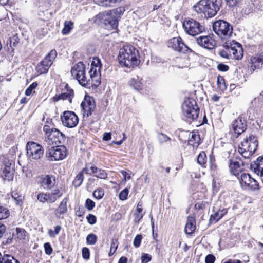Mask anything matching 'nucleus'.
I'll return each instance as SVG.
<instances>
[{
	"label": "nucleus",
	"mask_w": 263,
	"mask_h": 263,
	"mask_svg": "<svg viewBox=\"0 0 263 263\" xmlns=\"http://www.w3.org/2000/svg\"><path fill=\"white\" fill-rule=\"evenodd\" d=\"M95 206V203L92 200L87 199L85 202V207L89 211L92 210Z\"/></svg>",
	"instance_id": "obj_56"
},
{
	"label": "nucleus",
	"mask_w": 263,
	"mask_h": 263,
	"mask_svg": "<svg viewBox=\"0 0 263 263\" xmlns=\"http://www.w3.org/2000/svg\"><path fill=\"white\" fill-rule=\"evenodd\" d=\"M183 28L187 34L192 36L197 35L205 30L204 27L193 18L184 20Z\"/></svg>",
	"instance_id": "obj_8"
},
{
	"label": "nucleus",
	"mask_w": 263,
	"mask_h": 263,
	"mask_svg": "<svg viewBox=\"0 0 263 263\" xmlns=\"http://www.w3.org/2000/svg\"><path fill=\"white\" fill-rule=\"evenodd\" d=\"M43 131L45 133V141L48 146L63 144L66 140L65 136L56 128L46 125Z\"/></svg>",
	"instance_id": "obj_4"
},
{
	"label": "nucleus",
	"mask_w": 263,
	"mask_h": 263,
	"mask_svg": "<svg viewBox=\"0 0 263 263\" xmlns=\"http://www.w3.org/2000/svg\"><path fill=\"white\" fill-rule=\"evenodd\" d=\"M65 89L67 90V92L62 93L60 95H56L53 98V100L54 102L58 101L60 100H68L69 103H71L72 99L74 96L73 90L72 89L69 88L68 85L66 84Z\"/></svg>",
	"instance_id": "obj_18"
},
{
	"label": "nucleus",
	"mask_w": 263,
	"mask_h": 263,
	"mask_svg": "<svg viewBox=\"0 0 263 263\" xmlns=\"http://www.w3.org/2000/svg\"><path fill=\"white\" fill-rule=\"evenodd\" d=\"M85 69V66L82 62H79L77 64L74 65L71 69V73L78 72L80 70H84Z\"/></svg>",
	"instance_id": "obj_41"
},
{
	"label": "nucleus",
	"mask_w": 263,
	"mask_h": 263,
	"mask_svg": "<svg viewBox=\"0 0 263 263\" xmlns=\"http://www.w3.org/2000/svg\"><path fill=\"white\" fill-rule=\"evenodd\" d=\"M254 164H251V167L254 168L255 172L257 175H263V157H259Z\"/></svg>",
	"instance_id": "obj_30"
},
{
	"label": "nucleus",
	"mask_w": 263,
	"mask_h": 263,
	"mask_svg": "<svg viewBox=\"0 0 263 263\" xmlns=\"http://www.w3.org/2000/svg\"><path fill=\"white\" fill-rule=\"evenodd\" d=\"M182 111L183 116L189 121L196 120L199 113V108L196 101L192 98L186 99L182 104Z\"/></svg>",
	"instance_id": "obj_5"
},
{
	"label": "nucleus",
	"mask_w": 263,
	"mask_h": 263,
	"mask_svg": "<svg viewBox=\"0 0 263 263\" xmlns=\"http://www.w3.org/2000/svg\"><path fill=\"white\" fill-rule=\"evenodd\" d=\"M218 54L222 58L230 59L232 57V54L229 52L228 50H220L218 52Z\"/></svg>",
	"instance_id": "obj_50"
},
{
	"label": "nucleus",
	"mask_w": 263,
	"mask_h": 263,
	"mask_svg": "<svg viewBox=\"0 0 263 263\" xmlns=\"http://www.w3.org/2000/svg\"><path fill=\"white\" fill-rule=\"evenodd\" d=\"M151 259L152 257L149 254H143L141 256V263H147Z\"/></svg>",
	"instance_id": "obj_60"
},
{
	"label": "nucleus",
	"mask_w": 263,
	"mask_h": 263,
	"mask_svg": "<svg viewBox=\"0 0 263 263\" xmlns=\"http://www.w3.org/2000/svg\"><path fill=\"white\" fill-rule=\"evenodd\" d=\"M120 172L124 177L123 181L126 182L127 180L130 179L131 176L128 172H127L126 171H125L124 170H122V171H121Z\"/></svg>",
	"instance_id": "obj_62"
},
{
	"label": "nucleus",
	"mask_w": 263,
	"mask_h": 263,
	"mask_svg": "<svg viewBox=\"0 0 263 263\" xmlns=\"http://www.w3.org/2000/svg\"><path fill=\"white\" fill-rule=\"evenodd\" d=\"M243 163L241 162L240 164L236 160H229V168L231 172L235 176H239V173H240L243 169Z\"/></svg>",
	"instance_id": "obj_22"
},
{
	"label": "nucleus",
	"mask_w": 263,
	"mask_h": 263,
	"mask_svg": "<svg viewBox=\"0 0 263 263\" xmlns=\"http://www.w3.org/2000/svg\"><path fill=\"white\" fill-rule=\"evenodd\" d=\"M168 46L173 50L179 52L185 53L190 48L182 42L180 37H173L168 42Z\"/></svg>",
	"instance_id": "obj_15"
},
{
	"label": "nucleus",
	"mask_w": 263,
	"mask_h": 263,
	"mask_svg": "<svg viewBox=\"0 0 263 263\" xmlns=\"http://www.w3.org/2000/svg\"><path fill=\"white\" fill-rule=\"evenodd\" d=\"M38 84L37 82H35L32 83L25 90V95L26 96H30L33 93L35 92V89L37 86Z\"/></svg>",
	"instance_id": "obj_43"
},
{
	"label": "nucleus",
	"mask_w": 263,
	"mask_h": 263,
	"mask_svg": "<svg viewBox=\"0 0 263 263\" xmlns=\"http://www.w3.org/2000/svg\"><path fill=\"white\" fill-rule=\"evenodd\" d=\"M251 69L254 71L255 69L263 67V52L251 58Z\"/></svg>",
	"instance_id": "obj_23"
},
{
	"label": "nucleus",
	"mask_w": 263,
	"mask_h": 263,
	"mask_svg": "<svg viewBox=\"0 0 263 263\" xmlns=\"http://www.w3.org/2000/svg\"><path fill=\"white\" fill-rule=\"evenodd\" d=\"M118 246V241L117 239H112L111 243L110 245V251L109 253V255L111 256L113 255L116 251Z\"/></svg>",
	"instance_id": "obj_46"
},
{
	"label": "nucleus",
	"mask_w": 263,
	"mask_h": 263,
	"mask_svg": "<svg viewBox=\"0 0 263 263\" xmlns=\"http://www.w3.org/2000/svg\"><path fill=\"white\" fill-rule=\"evenodd\" d=\"M195 230V220L194 217L189 216L185 227V232L187 234H192L194 232Z\"/></svg>",
	"instance_id": "obj_29"
},
{
	"label": "nucleus",
	"mask_w": 263,
	"mask_h": 263,
	"mask_svg": "<svg viewBox=\"0 0 263 263\" xmlns=\"http://www.w3.org/2000/svg\"><path fill=\"white\" fill-rule=\"evenodd\" d=\"M86 219L87 220L88 222L91 225L94 224L97 221V218L96 216L91 214H88V215L86 217Z\"/></svg>",
	"instance_id": "obj_58"
},
{
	"label": "nucleus",
	"mask_w": 263,
	"mask_h": 263,
	"mask_svg": "<svg viewBox=\"0 0 263 263\" xmlns=\"http://www.w3.org/2000/svg\"><path fill=\"white\" fill-rule=\"evenodd\" d=\"M222 0H200L194 8L198 13H203L205 17L215 16L220 9Z\"/></svg>",
	"instance_id": "obj_3"
},
{
	"label": "nucleus",
	"mask_w": 263,
	"mask_h": 263,
	"mask_svg": "<svg viewBox=\"0 0 263 263\" xmlns=\"http://www.w3.org/2000/svg\"><path fill=\"white\" fill-rule=\"evenodd\" d=\"M253 144L255 145L254 151H256L258 146V141L255 136L251 134L248 137L247 136L244 138L243 140L241 142L239 145L245 147V148L250 149Z\"/></svg>",
	"instance_id": "obj_21"
},
{
	"label": "nucleus",
	"mask_w": 263,
	"mask_h": 263,
	"mask_svg": "<svg viewBox=\"0 0 263 263\" xmlns=\"http://www.w3.org/2000/svg\"><path fill=\"white\" fill-rule=\"evenodd\" d=\"M197 43L200 46L208 49L214 48L216 41L210 36H201L196 39Z\"/></svg>",
	"instance_id": "obj_17"
},
{
	"label": "nucleus",
	"mask_w": 263,
	"mask_h": 263,
	"mask_svg": "<svg viewBox=\"0 0 263 263\" xmlns=\"http://www.w3.org/2000/svg\"><path fill=\"white\" fill-rule=\"evenodd\" d=\"M71 73L82 86L87 87L90 85L89 82L90 80L86 78L85 69L80 70V71H78V72H76Z\"/></svg>",
	"instance_id": "obj_20"
},
{
	"label": "nucleus",
	"mask_w": 263,
	"mask_h": 263,
	"mask_svg": "<svg viewBox=\"0 0 263 263\" xmlns=\"http://www.w3.org/2000/svg\"><path fill=\"white\" fill-rule=\"evenodd\" d=\"M82 257L84 259L88 260L90 258V251L88 248L84 247L82 250Z\"/></svg>",
	"instance_id": "obj_54"
},
{
	"label": "nucleus",
	"mask_w": 263,
	"mask_h": 263,
	"mask_svg": "<svg viewBox=\"0 0 263 263\" xmlns=\"http://www.w3.org/2000/svg\"><path fill=\"white\" fill-rule=\"evenodd\" d=\"M119 0H93L95 3L103 7H113Z\"/></svg>",
	"instance_id": "obj_35"
},
{
	"label": "nucleus",
	"mask_w": 263,
	"mask_h": 263,
	"mask_svg": "<svg viewBox=\"0 0 263 263\" xmlns=\"http://www.w3.org/2000/svg\"><path fill=\"white\" fill-rule=\"evenodd\" d=\"M11 196L16 201L17 205H21L22 203V197L20 194L16 191L12 192Z\"/></svg>",
	"instance_id": "obj_42"
},
{
	"label": "nucleus",
	"mask_w": 263,
	"mask_h": 263,
	"mask_svg": "<svg viewBox=\"0 0 263 263\" xmlns=\"http://www.w3.org/2000/svg\"><path fill=\"white\" fill-rule=\"evenodd\" d=\"M199 136L195 133H192L191 136L189 137L188 143L189 145H192L193 147L197 146L199 141Z\"/></svg>",
	"instance_id": "obj_36"
},
{
	"label": "nucleus",
	"mask_w": 263,
	"mask_h": 263,
	"mask_svg": "<svg viewBox=\"0 0 263 263\" xmlns=\"http://www.w3.org/2000/svg\"><path fill=\"white\" fill-rule=\"evenodd\" d=\"M242 188L246 190H255L258 189V184L256 180L252 178L249 174L242 173L238 176Z\"/></svg>",
	"instance_id": "obj_12"
},
{
	"label": "nucleus",
	"mask_w": 263,
	"mask_h": 263,
	"mask_svg": "<svg viewBox=\"0 0 263 263\" xmlns=\"http://www.w3.org/2000/svg\"><path fill=\"white\" fill-rule=\"evenodd\" d=\"M231 126L235 134L237 137L243 133L247 129L246 120L242 116H239L231 124Z\"/></svg>",
	"instance_id": "obj_16"
},
{
	"label": "nucleus",
	"mask_w": 263,
	"mask_h": 263,
	"mask_svg": "<svg viewBox=\"0 0 263 263\" xmlns=\"http://www.w3.org/2000/svg\"><path fill=\"white\" fill-rule=\"evenodd\" d=\"M128 84L135 90L139 91L143 87L142 79L140 78L138 76H136L130 79L128 82Z\"/></svg>",
	"instance_id": "obj_26"
},
{
	"label": "nucleus",
	"mask_w": 263,
	"mask_h": 263,
	"mask_svg": "<svg viewBox=\"0 0 263 263\" xmlns=\"http://www.w3.org/2000/svg\"><path fill=\"white\" fill-rule=\"evenodd\" d=\"M90 170L91 173H89V175L93 174H95V176L102 179H106L107 178L108 175L104 170L99 168L96 166H91Z\"/></svg>",
	"instance_id": "obj_28"
},
{
	"label": "nucleus",
	"mask_w": 263,
	"mask_h": 263,
	"mask_svg": "<svg viewBox=\"0 0 263 263\" xmlns=\"http://www.w3.org/2000/svg\"><path fill=\"white\" fill-rule=\"evenodd\" d=\"M213 29L222 40H227L230 38L233 33L232 25L227 22L223 20H218L213 25Z\"/></svg>",
	"instance_id": "obj_6"
},
{
	"label": "nucleus",
	"mask_w": 263,
	"mask_h": 263,
	"mask_svg": "<svg viewBox=\"0 0 263 263\" xmlns=\"http://www.w3.org/2000/svg\"><path fill=\"white\" fill-rule=\"evenodd\" d=\"M0 263H20V261L9 254L2 255L0 253Z\"/></svg>",
	"instance_id": "obj_34"
},
{
	"label": "nucleus",
	"mask_w": 263,
	"mask_h": 263,
	"mask_svg": "<svg viewBox=\"0 0 263 263\" xmlns=\"http://www.w3.org/2000/svg\"><path fill=\"white\" fill-rule=\"evenodd\" d=\"M255 145L253 144L250 149L245 148V147L239 145L238 152L245 158H249L251 156L254 154Z\"/></svg>",
	"instance_id": "obj_32"
},
{
	"label": "nucleus",
	"mask_w": 263,
	"mask_h": 263,
	"mask_svg": "<svg viewBox=\"0 0 263 263\" xmlns=\"http://www.w3.org/2000/svg\"><path fill=\"white\" fill-rule=\"evenodd\" d=\"M223 46L232 54L231 58L239 60L243 57V50L239 43L233 40L232 42H226Z\"/></svg>",
	"instance_id": "obj_11"
},
{
	"label": "nucleus",
	"mask_w": 263,
	"mask_h": 263,
	"mask_svg": "<svg viewBox=\"0 0 263 263\" xmlns=\"http://www.w3.org/2000/svg\"><path fill=\"white\" fill-rule=\"evenodd\" d=\"M40 182L44 189H50L54 186L55 179L52 175H45L41 177Z\"/></svg>",
	"instance_id": "obj_19"
},
{
	"label": "nucleus",
	"mask_w": 263,
	"mask_h": 263,
	"mask_svg": "<svg viewBox=\"0 0 263 263\" xmlns=\"http://www.w3.org/2000/svg\"><path fill=\"white\" fill-rule=\"evenodd\" d=\"M84 178V175L82 174V172H80L77 174L72 182L75 187H78L82 184Z\"/></svg>",
	"instance_id": "obj_39"
},
{
	"label": "nucleus",
	"mask_w": 263,
	"mask_h": 263,
	"mask_svg": "<svg viewBox=\"0 0 263 263\" xmlns=\"http://www.w3.org/2000/svg\"><path fill=\"white\" fill-rule=\"evenodd\" d=\"M227 4L229 7H234L236 6L240 1V0H225Z\"/></svg>",
	"instance_id": "obj_64"
},
{
	"label": "nucleus",
	"mask_w": 263,
	"mask_h": 263,
	"mask_svg": "<svg viewBox=\"0 0 263 263\" xmlns=\"http://www.w3.org/2000/svg\"><path fill=\"white\" fill-rule=\"evenodd\" d=\"M124 11L123 7L103 11L93 17V21L96 24H103L107 29L115 30L117 28L119 20Z\"/></svg>",
	"instance_id": "obj_1"
},
{
	"label": "nucleus",
	"mask_w": 263,
	"mask_h": 263,
	"mask_svg": "<svg viewBox=\"0 0 263 263\" xmlns=\"http://www.w3.org/2000/svg\"><path fill=\"white\" fill-rule=\"evenodd\" d=\"M81 107L84 116L86 115L88 117L91 115L96 108L93 98L91 97H85L81 103Z\"/></svg>",
	"instance_id": "obj_14"
},
{
	"label": "nucleus",
	"mask_w": 263,
	"mask_h": 263,
	"mask_svg": "<svg viewBox=\"0 0 263 263\" xmlns=\"http://www.w3.org/2000/svg\"><path fill=\"white\" fill-rule=\"evenodd\" d=\"M101 60L98 57H94L91 64V67L101 69Z\"/></svg>",
	"instance_id": "obj_49"
},
{
	"label": "nucleus",
	"mask_w": 263,
	"mask_h": 263,
	"mask_svg": "<svg viewBox=\"0 0 263 263\" xmlns=\"http://www.w3.org/2000/svg\"><path fill=\"white\" fill-rule=\"evenodd\" d=\"M9 216V210L6 208L0 205V220L6 219Z\"/></svg>",
	"instance_id": "obj_44"
},
{
	"label": "nucleus",
	"mask_w": 263,
	"mask_h": 263,
	"mask_svg": "<svg viewBox=\"0 0 263 263\" xmlns=\"http://www.w3.org/2000/svg\"><path fill=\"white\" fill-rule=\"evenodd\" d=\"M118 60L123 66L128 68L136 66L140 62L138 51L130 45H124L120 50Z\"/></svg>",
	"instance_id": "obj_2"
},
{
	"label": "nucleus",
	"mask_w": 263,
	"mask_h": 263,
	"mask_svg": "<svg viewBox=\"0 0 263 263\" xmlns=\"http://www.w3.org/2000/svg\"><path fill=\"white\" fill-rule=\"evenodd\" d=\"M207 162V157L204 152H201L197 158V162L203 167H205Z\"/></svg>",
	"instance_id": "obj_38"
},
{
	"label": "nucleus",
	"mask_w": 263,
	"mask_h": 263,
	"mask_svg": "<svg viewBox=\"0 0 263 263\" xmlns=\"http://www.w3.org/2000/svg\"><path fill=\"white\" fill-rule=\"evenodd\" d=\"M67 152L64 145L49 146L46 153L47 159L51 161L64 159L67 156Z\"/></svg>",
	"instance_id": "obj_7"
},
{
	"label": "nucleus",
	"mask_w": 263,
	"mask_h": 263,
	"mask_svg": "<svg viewBox=\"0 0 263 263\" xmlns=\"http://www.w3.org/2000/svg\"><path fill=\"white\" fill-rule=\"evenodd\" d=\"M57 55L55 50L53 49L36 66V70L40 74L47 73Z\"/></svg>",
	"instance_id": "obj_9"
},
{
	"label": "nucleus",
	"mask_w": 263,
	"mask_h": 263,
	"mask_svg": "<svg viewBox=\"0 0 263 263\" xmlns=\"http://www.w3.org/2000/svg\"><path fill=\"white\" fill-rule=\"evenodd\" d=\"M215 257L213 254H208L205 258V263H214Z\"/></svg>",
	"instance_id": "obj_61"
},
{
	"label": "nucleus",
	"mask_w": 263,
	"mask_h": 263,
	"mask_svg": "<svg viewBox=\"0 0 263 263\" xmlns=\"http://www.w3.org/2000/svg\"><path fill=\"white\" fill-rule=\"evenodd\" d=\"M142 239V236L141 235H137L134 238L133 245L135 247L138 248L140 246L141 240Z\"/></svg>",
	"instance_id": "obj_55"
},
{
	"label": "nucleus",
	"mask_w": 263,
	"mask_h": 263,
	"mask_svg": "<svg viewBox=\"0 0 263 263\" xmlns=\"http://www.w3.org/2000/svg\"><path fill=\"white\" fill-rule=\"evenodd\" d=\"M63 125L68 128H72L77 126L79 122V118L76 114L71 111H65L61 116Z\"/></svg>",
	"instance_id": "obj_13"
},
{
	"label": "nucleus",
	"mask_w": 263,
	"mask_h": 263,
	"mask_svg": "<svg viewBox=\"0 0 263 263\" xmlns=\"http://www.w3.org/2000/svg\"><path fill=\"white\" fill-rule=\"evenodd\" d=\"M44 247L46 254L50 255L52 253L53 249L49 242L44 243Z\"/></svg>",
	"instance_id": "obj_57"
},
{
	"label": "nucleus",
	"mask_w": 263,
	"mask_h": 263,
	"mask_svg": "<svg viewBox=\"0 0 263 263\" xmlns=\"http://www.w3.org/2000/svg\"><path fill=\"white\" fill-rule=\"evenodd\" d=\"M99 68L91 67L89 73L90 74V77L92 82L91 85L98 86L101 83V72Z\"/></svg>",
	"instance_id": "obj_24"
},
{
	"label": "nucleus",
	"mask_w": 263,
	"mask_h": 263,
	"mask_svg": "<svg viewBox=\"0 0 263 263\" xmlns=\"http://www.w3.org/2000/svg\"><path fill=\"white\" fill-rule=\"evenodd\" d=\"M17 43L18 41L15 36L10 39V46L12 48V50H13V47H16Z\"/></svg>",
	"instance_id": "obj_63"
},
{
	"label": "nucleus",
	"mask_w": 263,
	"mask_h": 263,
	"mask_svg": "<svg viewBox=\"0 0 263 263\" xmlns=\"http://www.w3.org/2000/svg\"><path fill=\"white\" fill-rule=\"evenodd\" d=\"M217 84L218 88L221 90H224L227 88L225 84L224 79L221 76H219L217 77Z\"/></svg>",
	"instance_id": "obj_47"
},
{
	"label": "nucleus",
	"mask_w": 263,
	"mask_h": 263,
	"mask_svg": "<svg viewBox=\"0 0 263 263\" xmlns=\"http://www.w3.org/2000/svg\"><path fill=\"white\" fill-rule=\"evenodd\" d=\"M97 240V237L95 234H89L86 237V242L88 245H93Z\"/></svg>",
	"instance_id": "obj_45"
},
{
	"label": "nucleus",
	"mask_w": 263,
	"mask_h": 263,
	"mask_svg": "<svg viewBox=\"0 0 263 263\" xmlns=\"http://www.w3.org/2000/svg\"><path fill=\"white\" fill-rule=\"evenodd\" d=\"M157 138L160 144H163L171 140V138L162 132H158Z\"/></svg>",
	"instance_id": "obj_37"
},
{
	"label": "nucleus",
	"mask_w": 263,
	"mask_h": 263,
	"mask_svg": "<svg viewBox=\"0 0 263 263\" xmlns=\"http://www.w3.org/2000/svg\"><path fill=\"white\" fill-rule=\"evenodd\" d=\"M67 198H64L62 200L59 206L55 211V214L57 217L60 218L61 215L64 214L67 212Z\"/></svg>",
	"instance_id": "obj_31"
},
{
	"label": "nucleus",
	"mask_w": 263,
	"mask_h": 263,
	"mask_svg": "<svg viewBox=\"0 0 263 263\" xmlns=\"http://www.w3.org/2000/svg\"><path fill=\"white\" fill-rule=\"evenodd\" d=\"M47 194L45 193H39L37 195V199L42 203H45L46 201H47Z\"/></svg>",
	"instance_id": "obj_53"
},
{
	"label": "nucleus",
	"mask_w": 263,
	"mask_h": 263,
	"mask_svg": "<svg viewBox=\"0 0 263 263\" xmlns=\"http://www.w3.org/2000/svg\"><path fill=\"white\" fill-rule=\"evenodd\" d=\"M217 68L219 71H222V72H226L229 69V67L228 65H225L223 63L218 64L217 65Z\"/></svg>",
	"instance_id": "obj_59"
},
{
	"label": "nucleus",
	"mask_w": 263,
	"mask_h": 263,
	"mask_svg": "<svg viewBox=\"0 0 263 263\" xmlns=\"http://www.w3.org/2000/svg\"><path fill=\"white\" fill-rule=\"evenodd\" d=\"M213 211L215 212L214 214L211 215L210 218V222L211 223L217 222L227 213V210L224 208L216 211L215 208H214Z\"/></svg>",
	"instance_id": "obj_27"
},
{
	"label": "nucleus",
	"mask_w": 263,
	"mask_h": 263,
	"mask_svg": "<svg viewBox=\"0 0 263 263\" xmlns=\"http://www.w3.org/2000/svg\"><path fill=\"white\" fill-rule=\"evenodd\" d=\"M61 230V227L59 225H58L55 227L54 231H53L51 229H49L48 231V234L51 237H54L55 235H58L60 231Z\"/></svg>",
	"instance_id": "obj_48"
},
{
	"label": "nucleus",
	"mask_w": 263,
	"mask_h": 263,
	"mask_svg": "<svg viewBox=\"0 0 263 263\" xmlns=\"http://www.w3.org/2000/svg\"><path fill=\"white\" fill-rule=\"evenodd\" d=\"M129 193L128 189L125 188L120 192L119 195V198L120 200H124L127 198V196Z\"/></svg>",
	"instance_id": "obj_52"
},
{
	"label": "nucleus",
	"mask_w": 263,
	"mask_h": 263,
	"mask_svg": "<svg viewBox=\"0 0 263 263\" xmlns=\"http://www.w3.org/2000/svg\"><path fill=\"white\" fill-rule=\"evenodd\" d=\"M27 233L26 230L21 228H16L15 230V233H13V236H14V239L20 241L25 240L27 236Z\"/></svg>",
	"instance_id": "obj_33"
},
{
	"label": "nucleus",
	"mask_w": 263,
	"mask_h": 263,
	"mask_svg": "<svg viewBox=\"0 0 263 263\" xmlns=\"http://www.w3.org/2000/svg\"><path fill=\"white\" fill-rule=\"evenodd\" d=\"M5 167L3 170V177L8 181L12 180L13 179V173L11 168V163L9 160L5 163Z\"/></svg>",
	"instance_id": "obj_25"
},
{
	"label": "nucleus",
	"mask_w": 263,
	"mask_h": 263,
	"mask_svg": "<svg viewBox=\"0 0 263 263\" xmlns=\"http://www.w3.org/2000/svg\"><path fill=\"white\" fill-rule=\"evenodd\" d=\"M73 23L71 21H65L64 23V28L62 30V33L64 35H66L69 33L73 28Z\"/></svg>",
	"instance_id": "obj_40"
},
{
	"label": "nucleus",
	"mask_w": 263,
	"mask_h": 263,
	"mask_svg": "<svg viewBox=\"0 0 263 263\" xmlns=\"http://www.w3.org/2000/svg\"><path fill=\"white\" fill-rule=\"evenodd\" d=\"M27 155L30 159L39 160L44 154L43 147L34 142H28L26 145Z\"/></svg>",
	"instance_id": "obj_10"
},
{
	"label": "nucleus",
	"mask_w": 263,
	"mask_h": 263,
	"mask_svg": "<svg viewBox=\"0 0 263 263\" xmlns=\"http://www.w3.org/2000/svg\"><path fill=\"white\" fill-rule=\"evenodd\" d=\"M104 195V191L102 189H98L93 192V195L97 199L102 198Z\"/></svg>",
	"instance_id": "obj_51"
}]
</instances>
